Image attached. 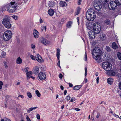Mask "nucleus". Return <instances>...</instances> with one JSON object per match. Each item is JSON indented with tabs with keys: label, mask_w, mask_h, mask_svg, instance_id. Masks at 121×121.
I'll use <instances>...</instances> for the list:
<instances>
[{
	"label": "nucleus",
	"mask_w": 121,
	"mask_h": 121,
	"mask_svg": "<svg viewBox=\"0 0 121 121\" xmlns=\"http://www.w3.org/2000/svg\"><path fill=\"white\" fill-rule=\"evenodd\" d=\"M102 52L98 48H95L94 49L92 52V54L94 58L98 61V63L102 61L101 60V56H102Z\"/></svg>",
	"instance_id": "f257e3e1"
},
{
	"label": "nucleus",
	"mask_w": 121,
	"mask_h": 121,
	"mask_svg": "<svg viewBox=\"0 0 121 121\" xmlns=\"http://www.w3.org/2000/svg\"><path fill=\"white\" fill-rule=\"evenodd\" d=\"M86 16L87 19L89 21H93L96 17L95 12L92 9H89L86 13Z\"/></svg>",
	"instance_id": "f03ea898"
},
{
	"label": "nucleus",
	"mask_w": 121,
	"mask_h": 121,
	"mask_svg": "<svg viewBox=\"0 0 121 121\" xmlns=\"http://www.w3.org/2000/svg\"><path fill=\"white\" fill-rule=\"evenodd\" d=\"M17 7V3L15 2H11L10 4H7V10L10 13H12L14 12Z\"/></svg>",
	"instance_id": "7ed1b4c3"
},
{
	"label": "nucleus",
	"mask_w": 121,
	"mask_h": 121,
	"mask_svg": "<svg viewBox=\"0 0 121 121\" xmlns=\"http://www.w3.org/2000/svg\"><path fill=\"white\" fill-rule=\"evenodd\" d=\"M2 24L7 28L9 29L11 27V25L9 19L7 16H5L4 17Z\"/></svg>",
	"instance_id": "20e7f679"
},
{
	"label": "nucleus",
	"mask_w": 121,
	"mask_h": 121,
	"mask_svg": "<svg viewBox=\"0 0 121 121\" xmlns=\"http://www.w3.org/2000/svg\"><path fill=\"white\" fill-rule=\"evenodd\" d=\"M92 28L94 30L93 31L95 34L99 33L101 29L100 24L97 22H95L93 24Z\"/></svg>",
	"instance_id": "39448f33"
},
{
	"label": "nucleus",
	"mask_w": 121,
	"mask_h": 121,
	"mask_svg": "<svg viewBox=\"0 0 121 121\" xmlns=\"http://www.w3.org/2000/svg\"><path fill=\"white\" fill-rule=\"evenodd\" d=\"M12 35L11 32L8 30L4 32L3 35V39L6 41L9 40L11 38Z\"/></svg>",
	"instance_id": "423d86ee"
},
{
	"label": "nucleus",
	"mask_w": 121,
	"mask_h": 121,
	"mask_svg": "<svg viewBox=\"0 0 121 121\" xmlns=\"http://www.w3.org/2000/svg\"><path fill=\"white\" fill-rule=\"evenodd\" d=\"M102 66L104 70L107 71H110L112 68V64L108 62H103Z\"/></svg>",
	"instance_id": "0eeeda50"
},
{
	"label": "nucleus",
	"mask_w": 121,
	"mask_h": 121,
	"mask_svg": "<svg viewBox=\"0 0 121 121\" xmlns=\"http://www.w3.org/2000/svg\"><path fill=\"white\" fill-rule=\"evenodd\" d=\"M117 5V4L115 1H112L110 2L108 5V6L110 10H113L116 8Z\"/></svg>",
	"instance_id": "6e6552de"
},
{
	"label": "nucleus",
	"mask_w": 121,
	"mask_h": 121,
	"mask_svg": "<svg viewBox=\"0 0 121 121\" xmlns=\"http://www.w3.org/2000/svg\"><path fill=\"white\" fill-rule=\"evenodd\" d=\"M103 4L99 2L95 3L94 7L95 9L96 10H99L102 8Z\"/></svg>",
	"instance_id": "1a4fd4ad"
},
{
	"label": "nucleus",
	"mask_w": 121,
	"mask_h": 121,
	"mask_svg": "<svg viewBox=\"0 0 121 121\" xmlns=\"http://www.w3.org/2000/svg\"><path fill=\"white\" fill-rule=\"evenodd\" d=\"M38 77L41 80H45L46 78V76L45 74L42 72H40L39 74Z\"/></svg>",
	"instance_id": "9d476101"
},
{
	"label": "nucleus",
	"mask_w": 121,
	"mask_h": 121,
	"mask_svg": "<svg viewBox=\"0 0 121 121\" xmlns=\"http://www.w3.org/2000/svg\"><path fill=\"white\" fill-rule=\"evenodd\" d=\"M36 60L40 63L43 62V60L42 59L41 56L38 54H37L36 56Z\"/></svg>",
	"instance_id": "9b49d317"
},
{
	"label": "nucleus",
	"mask_w": 121,
	"mask_h": 121,
	"mask_svg": "<svg viewBox=\"0 0 121 121\" xmlns=\"http://www.w3.org/2000/svg\"><path fill=\"white\" fill-rule=\"evenodd\" d=\"M48 5L50 8H53L55 6V3L54 0H50L49 1Z\"/></svg>",
	"instance_id": "f8f14e48"
},
{
	"label": "nucleus",
	"mask_w": 121,
	"mask_h": 121,
	"mask_svg": "<svg viewBox=\"0 0 121 121\" xmlns=\"http://www.w3.org/2000/svg\"><path fill=\"white\" fill-rule=\"evenodd\" d=\"M94 24V23L91 22H87L86 25L87 29L89 30L92 29Z\"/></svg>",
	"instance_id": "ddd939ff"
},
{
	"label": "nucleus",
	"mask_w": 121,
	"mask_h": 121,
	"mask_svg": "<svg viewBox=\"0 0 121 121\" xmlns=\"http://www.w3.org/2000/svg\"><path fill=\"white\" fill-rule=\"evenodd\" d=\"M88 34L89 36L91 39H93L95 37V33L93 31L91 30L90 32H89Z\"/></svg>",
	"instance_id": "4468645a"
},
{
	"label": "nucleus",
	"mask_w": 121,
	"mask_h": 121,
	"mask_svg": "<svg viewBox=\"0 0 121 121\" xmlns=\"http://www.w3.org/2000/svg\"><path fill=\"white\" fill-rule=\"evenodd\" d=\"M33 73L35 74H38L39 73V68L38 66H35L34 67L33 70Z\"/></svg>",
	"instance_id": "2eb2a0df"
},
{
	"label": "nucleus",
	"mask_w": 121,
	"mask_h": 121,
	"mask_svg": "<svg viewBox=\"0 0 121 121\" xmlns=\"http://www.w3.org/2000/svg\"><path fill=\"white\" fill-rule=\"evenodd\" d=\"M41 41L43 44L47 45L49 43V42L44 37H42L41 40Z\"/></svg>",
	"instance_id": "dca6fc26"
},
{
	"label": "nucleus",
	"mask_w": 121,
	"mask_h": 121,
	"mask_svg": "<svg viewBox=\"0 0 121 121\" xmlns=\"http://www.w3.org/2000/svg\"><path fill=\"white\" fill-rule=\"evenodd\" d=\"M34 37L35 38H37L39 36V34L36 30H34L33 31Z\"/></svg>",
	"instance_id": "f3484780"
},
{
	"label": "nucleus",
	"mask_w": 121,
	"mask_h": 121,
	"mask_svg": "<svg viewBox=\"0 0 121 121\" xmlns=\"http://www.w3.org/2000/svg\"><path fill=\"white\" fill-rule=\"evenodd\" d=\"M55 12L54 10L51 9H50L48 11V14L50 16H53Z\"/></svg>",
	"instance_id": "a211bd4d"
},
{
	"label": "nucleus",
	"mask_w": 121,
	"mask_h": 121,
	"mask_svg": "<svg viewBox=\"0 0 121 121\" xmlns=\"http://www.w3.org/2000/svg\"><path fill=\"white\" fill-rule=\"evenodd\" d=\"M100 38L101 40H103L105 39L106 35L104 33H101L100 35Z\"/></svg>",
	"instance_id": "6ab92c4d"
},
{
	"label": "nucleus",
	"mask_w": 121,
	"mask_h": 121,
	"mask_svg": "<svg viewBox=\"0 0 121 121\" xmlns=\"http://www.w3.org/2000/svg\"><path fill=\"white\" fill-rule=\"evenodd\" d=\"M60 6L61 7H64L66 6V3L64 1H61L59 3Z\"/></svg>",
	"instance_id": "aec40b11"
},
{
	"label": "nucleus",
	"mask_w": 121,
	"mask_h": 121,
	"mask_svg": "<svg viewBox=\"0 0 121 121\" xmlns=\"http://www.w3.org/2000/svg\"><path fill=\"white\" fill-rule=\"evenodd\" d=\"M113 79L111 78H108L107 79L108 83L110 85L112 84L113 82Z\"/></svg>",
	"instance_id": "412c9836"
},
{
	"label": "nucleus",
	"mask_w": 121,
	"mask_h": 121,
	"mask_svg": "<svg viewBox=\"0 0 121 121\" xmlns=\"http://www.w3.org/2000/svg\"><path fill=\"white\" fill-rule=\"evenodd\" d=\"M22 62V59L20 57L17 58L16 61V63L17 64H20Z\"/></svg>",
	"instance_id": "4be33fe9"
},
{
	"label": "nucleus",
	"mask_w": 121,
	"mask_h": 121,
	"mask_svg": "<svg viewBox=\"0 0 121 121\" xmlns=\"http://www.w3.org/2000/svg\"><path fill=\"white\" fill-rule=\"evenodd\" d=\"M27 75V78L28 79L31 77L32 75V72L31 71H29V72L26 73Z\"/></svg>",
	"instance_id": "5701e85b"
},
{
	"label": "nucleus",
	"mask_w": 121,
	"mask_h": 121,
	"mask_svg": "<svg viewBox=\"0 0 121 121\" xmlns=\"http://www.w3.org/2000/svg\"><path fill=\"white\" fill-rule=\"evenodd\" d=\"M104 23L105 24L108 25H110L111 24V22L110 20L108 19H106L104 20Z\"/></svg>",
	"instance_id": "b1692460"
},
{
	"label": "nucleus",
	"mask_w": 121,
	"mask_h": 121,
	"mask_svg": "<svg viewBox=\"0 0 121 121\" xmlns=\"http://www.w3.org/2000/svg\"><path fill=\"white\" fill-rule=\"evenodd\" d=\"M82 87V86L80 85H77L75 86L74 88L73 89L75 90H78L80 89Z\"/></svg>",
	"instance_id": "393cba45"
},
{
	"label": "nucleus",
	"mask_w": 121,
	"mask_h": 121,
	"mask_svg": "<svg viewBox=\"0 0 121 121\" xmlns=\"http://www.w3.org/2000/svg\"><path fill=\"white\" fill-rule=\"evenodd\" d=\"M60 49H57V50L56 56L58 60H59V58H60Z\"/></svg>",
	"instance_id": "a878e982"
},
{
	"label": "nucleus",
	"mask_w": 121,
	"mask_h": 121,
	"mask_svg": "<svg viewBox=\"0 0 121 121\" xmlns=\"http://www.w3.org/2000/svg\"><path fill=\"white\" fill-rule=\"evenodd\" d=\"M112 47L114 49H116L118 48L115 42L112 43Z\"/></svg>",
	"instance_id": "bb28decb"
},
{
	"label": "nucleus",
	"mask_w": 121,
	"mask_h": 121,
	"mask_svg": "<svg viewBox=\"0 0 121 121\" xmlns=\"http://www.w3.org/2000/svg\"><path fill=\"white\" fill-rule=\"evenodd\" d=\"M72 23V22L71 21H70L68 22L66 24V26L68 28H70L71 27V25Z\"/></svg>",
	"instance_id": "cd10ccee"
},
{
	"label": "nucleus",
	"mask_w": 121,
	"mask_h": 121,
	"mask_svg": "<svg viewBox=\"0 0 121 121\" xmlns=\"http://www.w3.org/2000/svg\"><path fill=\"white\" fill-rule=\"evenodd\" d=\"M99 2L101 3V4H103V5H104V4L106 3H107L108 1L107 0H99Z\"/></svg>",
	"instance_id": "c85d7f7f"
},
{
	"label": "nucleus",
	"mask_w": 121,
	"mask_h": 121,
	"mask_svg": "<svg viewBox=\"0 0 121 121\" xmlns=\"http://www.w3.org/2000/svg\"><path fill=\"white\" fill-rule=\"evenodd\" d=\"M115 2L117 5H121V0H116Z\"/></svg>",
	"instance_id": "c756f323"
},
{
	"label": "nucleus",
	"mask_w": 121,
	"mask_h": 121,
	"mask_svg": "<svg viewBox=\"0 0 121 121\" xmlns=\"http://www.w3.org/2000/svg\"><path fill=\"white\" fill-rule=\"evenodd\" d=\"M35 93L36 94V95L37 96L39 97L40 96L41 94H40L39 92L37 90H36L35 91Z\"/></svg>",
	"instance_id": "7c9ffc66"
},
{
	"label": "nucleus",
	"mask_w": 121,
	"mask_h": 121,
	"mask_svg": "<svg viewBox=\"0 0 121 121\" xmlns=\"http://www.w3.org/2000/svg\"><path fill=\"white\" fill-rule=\"evenodd\" d=\"M27 95L28 97L30 98H32V96L31 93L29 92H28L27 93Z\"/></svg>",
	"instance_id": "2f4dec72"
},
{
	"label": "nucleus",
	"mask_w": 121,
	"mask_h": 121,
	"mask_svg": "<svg viewBox=\"0 0 121 121\" xmlns=\"http://www.w3.org/2000/svg\"><path fill=\"white\" fill-rule=\"evenodd\" d=\"M6 53L4 52H2L1 55L0 56L2 58H4V57L5 56Z\"/></svg>",
	"instance_id": "473e14b6"
},
{
	"label": "nucleus",
	"mask_w": 121,
	"mask_h": 121,
	"mask_svg": "<svg viewBox=\"0 0 121 121\" xmlns=\"http://www.w3.org/2000/svg\"><path fill=\"white\" fill-rule=\"evenodd\" d=\"M1 121H11L9 119L5 117L4 118V119H1Z\"/></svg>",
	"instance_id": "72a5a7b5"
},
{
	"label": "nucleus",
	"mask_w": 121,
	"mask_h": 121,
	"mask_svg": "<svg viewBox=\"0 0 121 121\" xmlns=\"http://www.w3.org/2000/svg\"><path fill=\"white\" fill-rule=\"evenodd\" d=\"M106 50L108 52H110L111 50V49L110 47L108 46H106L105 48Z\"/></svg>",
	"instance_id": "f704fd0d"
},
{
	"label": "nucleus",
	"mask_w": 121,
	"mask_h": 121,
	"mask_svg": "<svg viewBox=\"0 0 121 121\" xmlns=\"http://www.w3.org/2000/svg\"><path fill=\"white\" fill-rule=\"evenodd\" d=\"M11 17L15 20L17 19L18 18V16L16 15H13Z\"/></svg>",
	"instance_id": "c9c22d12"
},
{
	"label": "nucleus",
	"mask_w": 121,
	"mask_h": 121,
	"mask_svg": "<svg viewBox=\"0 0 121 121\" xmlns=\"http://www.w3.org/2000/svg\"><path fill=\"white\" fill-rule=\"evenodd\" d=\"M117 55L119 59L121 60V53L120 52L117 53Z\"/></svg>",
	"instance_id": "e433bc0d"
},
{
	"label": "nucleus",
	"mask_w": 121,
	"mask_h": 121,
	"mask_svg": "<svg viewBox=\"0 0 121 121\" xmlns=\"http://www.w3.org/2000/svg\"><path fill=\"white\" fill-rule=\"evenodd\" d=\"M30 57L32 60H35L36 59V56L35 57L33 55H31L30 56Z\"/></svg>",
	"instance_id": "4c0bfd02"
},
{
	"label": "nucleus",
	"mask_w": 121,
	"mask_h": 121,
	"mask_svg": "<svg viewBox=\"0 0 121 121\" xmlns=\"http://www.w3.org/2000/svg\"><path fill=\"white\" fill-rule=\"evenodd\" d=\"M44 28L45 30V31L46 29V27L45 26L44 27L43 26H41V29L42 31L43 30Z\"/></svg>",
	"instance_id": "58836bf2"
},
{
	"label": "nucleus",
	"mask_w": 121,
	"mask_h": 121,
	"mask_svg": "<svg viewBox=\"0 0 121 121\" xmlns=\"http://www.w3.org/2000/svg\"><path fill=\"white\" fill-rule=\"evenodd\" d=\"M85 76H86L87 75V69L86 67L85 68Z\"/></svg>",
	"instance_id": "ea45409f"
},
{
	"label": "nucleus",
	"mask_w": 121,
	"mask_h": 121,
	"mask_svg": "<svg viewBox=\"0 0 121 121\" xmlns=\"http://www.w3.org/2000/svg\"><path fill=\"white\" fill-rule=\"evenodd\" d=\"M32 110H33L32 108H31L27 110V112L28 113H30V112Z\"/></svg>",
	"instance_id": "a19ab883"
},
{
	"label": "nucleus",
	"mask_w": 121,
	"mask_h": 121,
	"mask_svg": "<svg viewBox=\"0 0 121 121\" xmlns=\"http://www.w3.org/2000/svg\"><path fill=\"white\" fill-rule=\"evenodd\" d=\"M36 117L39 120L40 119V116L39 114H37L36 115Z\"/></svg>",
	"instance_id": "79ce46f5"
},
{
	"label": "nucleus",
	"mask_w": 121,
	"mask_h": 121,
	"mask_svg": "<svg viewBox=\"0 0 121 121\" xmlns=\"http://www.w3.org/2000/svg\"><path fill=\"white\" fill-rule=\"evenodd\" d=\"M70 97L69 95L67 96L66 98V99L67 100H69L70 99Z\"/></svg>",
	"instance_id": "37998d69"
},
{
	"label": "nucleus",
	"mask_w": 121,
	"mask_h": 121,
	"mask_svg": "<svg viewBox=\"0 0 121 121\" xmlns=\"http://www.w3.org/2000/svg\"><path fill=\"white\" fill-rule=\"evenodd\" d=\"M35 45L32 44L31 45V48L32 49H34L35 48Z\"/></svg>",
	"instance_id": "c03bdc74"
},
{
	"label": "nucleus",
	"mask_w": 121,
	"mask_h": 121,
	"mask_svg": "<svg viewBox=\"0 0 121 121\" xmlns=\"http://www.w3.org/2000/svg\"><path fill=\"white\" fill-rule=\"evenodd\" d=\"M80 9V8L79 7H78L77 9V13H78V14L79 13V12Z\"/></svg>",
	"instance_id": "a18cd8bd"
},
{
	"label": "nucleus",
	"mask_w": 121,
	"mask_h": 121,
	"mask_svg": "<svg viewBox=\"0 0 121 121\" xmlns=\"http://www.w3.org/2000/svg\"><path fill=\"white\" fill-rule=\"evenodd\" d=\"M59 78H62L63 77V75L62 74L60 73L59 76Z\"/></svg>",
	"instance_id": "49530a36"
},
{
	"label": "nucleus",
	"mask_w": 121,
	"mask_h": 121,
	"mask_svg": "<svg viewBox=\"0 0 121 121\" xmlns=\"http://www.w3.org/2000/svg\"><path fill=\"white\" fill-rule=\"evenodd\" d=\"M29 69V68L28 67H26L25 68V70H26L25 72H26V73L29 72H28V70Z\"/></svg>",
	"instance_id": "de8ad7c7"
},
{
	"label": "nucleus",
	"mask_w": 121,
	"mask_h": 121,
	"mask_svg": "<svg viewBox=\"0 0 121 121\" xmlns=\"http://www.w3.org/2000/svg\"><path fill=\"white\" fill-rule=\"evenodd\" d=\"M82 0H78V5L80 4H81Z\"/></svg>",
	"instance_id": "09e8293b"
},
{
	"label": "nucleus",
	"mask_w": 121,
	"mask_h": 121,
	"mask_svg": "<svg viewBox=\"0 0 121 121\" xmlns=\"http://www.w3.org/2000/svg\"><path fill=\"white\" fill-rule=\"evenodd\" d=\"M26 119L27 121H31L29 117L28 116H27L26 117Z\"/></svg>",
	"instance_id": "8fccbe9b"
},
{
	"label": "nucleus",
	"mask_w": 121,
	"mask_h": 121,
	"mask_svg": "<svg viewBox=\"0 0 121 121\" xmlns=\"http://www.w3.org/2000/svg\"><path fill=\"white\" fill-rule=\"evenodd\" d=\"M58 61L57 63V65L58 66H59L60 68V60H59H59H58Z\"/></svg>",
	"instance_id": "3c124183"
},
{
	"label": "nucleus",
	"mask_w": 121,
	"mask_h": 121,
	"mask_svg": "<svg viewBox=\"0 0 121 121\" xmlns=\"http://www.w3.org/2000/svg\"><path fill=\"white\" fill-rule=\"evenodd\" d=\"M119 86L120 89L121 90V82H120L119 83Z\"/></svg>",
	"instance_id": "603ef678"
},
{
	"label": "nucleus",
	"mask_w": 121,
	"mask_h": 121,
	"mask_svg": "<svg viewBox=\"0 0 121 121\" xmlns=\"http://www.w3.org/2000/svg\"><path fill=\"white\" fill-rule=\"evenodd\" d=\"M100 116V113L99 112L97 113V115L96 117L97 118H98Z\"/></svg>",
	"instance_id": "864d4df0"
},
{
	"label": "nucleus",
	"mask_w": 121,
	"mask_h": 121,
	"mask_svg": "<svg viewBox=\"0 0 121 121\" xmlns=\"http://www.w3.org/2000/svg\"><path fill=\"white\" fill-rule=\"evenodd\" d=\"M99 77H98L96 79V81H97V84H98L99 83Z\"/></svg>",
	"instance_id": "5fc2aeb1"
},
{
	"label": "nucleus",
	"mask_w": 121,
	"mask_h": 121,
	"mask_svg": "<svg viewBox=\"0 0 121 121\" xmlns=\"http://www.w3.org/2000/svg\"><path fill=\"white\" fill-rule=\"evenodd\" d=\"M67 92V91L66 90H65L64 91V95H66Z\"/></svg>",
	"instance_id": "6e6d98bb"
},
{
	"label": "nucleus",
	"mask_w": 121,
	"mask_h": 121,
	"mask_svg": "<svg viewBox=\"0 0 121 121\" xmlns=\"http://www.w3.org/2000/svg\"><path fill=\"white\" fill-rule=\"evenodd\" d=\"M69 86L70 87H71L73 86V85L72 84H71V83H69Z\"/></svg>",
	"instance_id": "4d7b16f0"
},
{
	"label": "nucleus",
	"mask_w": 121,
	"mask_h": 121,
	"mask_svg": "<svg viewBox=\"0 0 121 121\" xmlns=\"http://www.w3.org/2000/svg\"><path fill=\"white\" fill-rule=\"evenodd\" d=\"M3 85V82L0 81V86H2Z\"/></svg>",
	"instance_id": "13d9d810"
},
{
	"label": "nucleus",
	"mask_w": 121,
	"mask_h": 121,
	"mask_svg": "<svg viewBox=\"0 0 121 121\" xmlns=\"http://www.w3.org/2000/svg\"><path fill=\"white\" fill-rule=\"evenodd\" d=\"M75 109L76 111H79L80 110V109L78 108H75Z\"/></svg>",
	"instance_id": "bf43d9fd"
},
{
	"label": "nucleus",
	"mask_w": 121,
	"mask_h": 121,
	"mask_svg": "<svg viewBox=\"0 0 121 121\" xmlns=\"http://www.w3.org/2000/svg\"><path fill=\"white\" fill-rule=\"evenodd\" d=\"M113 115L114 116H115V117H116L117 118L119 117V116L118 115H117L115 114H114Z\"/></svg>",
	"instance_id": "052dcab7"
},
{
	"label": "nucleus",
	"mask_w": 121,
	"mask_h": 121,
	"mask_svg": "<svg viewBox=\"0 0 121 121\" xmlns=\"http://www.w3.org/2000/svg\"><path fill=\"white\" fill-rule=\"evenodd\" d=\"M77 22H78V24L79 25V19L78 18V17H77Z\"/></svg>",
	"instance_id": "680f3d73"
},
{
	"label": "nucleus",
	"mask_w": 121,
	"mask_h": 121,
	"mask_svg": "<svg viewBox=\"0 0 121 121\" xmlns=\"http://www.w3.org/2000/svg\"><path fill=\"white\" fill-rule=\"evenodd\" d=\"M60 88L62 90H63L64 89V87L62 85L60 86Z\"/></svg>",
	"instance_id": "e2e57ef3"
},
{
	"label": "nucleus",
	"mask_w": 121,
	"mask_h": 121,
	"mask_svg": "<svg viewBox=\"0 0 121 121\" xmlns=\"http://www.w3.org/2000/svg\"><path fill=\"white\" fill-rule=\"evenodd\" d=\"M75 100V99H74L72 98L71 99L70 101L71 102H73V101H74Z\"/></svg>",
	"instance_id": "0e129e2a"
},
{
	"label": "nucleus",
	"mask_w": 121,
	"mask_h": 121,
	"mask_svg": "<svg viewBox=\"0 0 121 121\" xmlns=\"http://www.w3.org/2000/svg\"><path fill=\"white\" fill-rule=\"evenodd\" d=\"M39 21H40V23H42L43 22V20L41 18L39 20Z\"/></svg>",
	"instance_id": "69168bd1"
},
{
	"label": "nucleus",
	"mask_w": 121,
	"mask_h": 121,
	"mask_svg": "<svg viewBox=\"0 0 121 121\" xmlns=\"http://www.w3.org/2000/svg\"><path fill=\"white\" fill-rule=\"evenodd\" d=\"M21 97L22 98H23L24 97V96L23 95H20L18 97Z\"/></svg>",
	"instance_id": "338daca9"
},
{
	"label": "nucleus",
	"mask_w": 121,
	"mask_h": 121,
	"mask_svg": "<svg viewBox=\"0 0 121 121\" xmlns=\"http://www.w3.org/2000/svg\"><path fill=\"white\" fill-rule=\"evenodd\" d=\"M4 64L5 65V67H8V66L6 64V62H4Z\"/></svg>",
	"instance_id": "774afa93"
}]
</instances>
